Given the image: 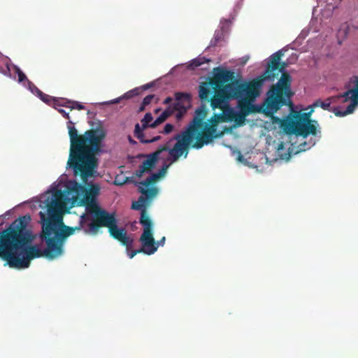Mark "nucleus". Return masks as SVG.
Segmentation results:
<instances>
[{
	"label": "nucleus",
	"mask_w": 358,
	"mask_h": 358,
	"mask_svg": "<svg viewBox=\"0 0 358 358\" xmlns=\"http://www.w3.org/2000/svg\"><path fill=\"white\" fill-rule=\"evenodd\" d=\"M129 141H130V142H131V143H133V142H134L131 138H129Z\"/></svg>",
	"instance_id": "obj_46"
},
{
	"label": "nucleus",
	"mask_w": 358,
	"mask_h": 358,
	"mask_svg": "<svg viewBox=\"0 0 358 358\" xmlns=\"http://www.w3.org/2000/svg\"><path fill=\"white\" fill-rule=\"evenodd\" d=\"M220 122H223L220 114H214L208 122L204 123L201 131L197 136L195 141L192 144V148L195 149H201L205 145H208L213 141V139L220 137L222 133H218L217 124Z\"/></svg>",
	"instance_id": "obj_10"
},
{
	"label": "nucleus",
	"mask_w": 358,
	"mask_h": 358,
	"mask_svg": "<svg viewBox=\"0 0 358 358\" xmlns=\"http://www.w3.org/2000/svg\"><path fill=\"white\" fill-rule=\"evenodd\" d=\"M65 207L63 194L61 191H55L49 200L47 199V213L40 212L41 223L45 234L55 241V247L59 248V253H63V245L64 240L74 234L76 231L81 230L87 215L83 214L80 217L79 225L72 227L64 225L62 221V211Z\"/></svg>",
	"instance_id": "obj_4"
},
{
	"label": "nucleus",
	"mask_w": 358,
	"mask_h": 358,
	"mask_svg": "<svg viewBox=\"0 0 358 358\" xmlns=\"http://www.w3.org/2000/svg\"><path fill=\"white\" fill-rule=\"evenodd\" d=\"M249 59H250L249 55H245L241 58L235 59L233 62L234 67H241V66H245L246 64V63L248 62V61L249 60Z\"/></svg>",
	"instance_id": "obj_24"
},
{
	"label": "nucleus",
	"mask_w": 358,
	"mask_h": 358,
	"mask_svg": "<svg viewBox=\"0 0 358 358\" xmlns=\"http://www.w3.org/2000/svg\"><path fill=\"white\" fill-rule=\"evenodd\" d=\"M4 64L6 67H17V66L12 64L10 59L8 57H5L3 59Z\"/></svg>",
	"instance_id": "obj_36"
},
{
	"label": "nucleus",
	"mask_w": 358,
	"mask_h": 358,
	"mask_svg": "<svg viewBox=\"0 0 358 358\" xmlns=\"http://www.w3.org/2000/svg\"><path fill=\"white\" fill-rule=\"evenodd\" d=\"M152 119V114L150 113H147L141 120L142 126H140L138 123L135 125L134 136L143 143H153L157 141L161 138L160 136H157L151 139L145 138L143 131L147 128L150 127Z\"/></svg>",
	"instance_id": "obj_17"
},
{
	"label": "nucleus",
	"mask_w": 358,
	"mask_h": 358,
	"mask_svg": "<svg viewBox=\"0 0 358 358\" xmlns=\"http://www.w3.org/2000/svg\"><path fill=\"white\" fill-rule=\"evenodd\" d=\"M172 101V98L169 96V97H166L164 101V104H169Z\"/></svg>",
	"instance_id": "obj_40"
},
{
	"label": "nucleus",
	"mask_w": 358,
	"mask_h": 358,
	"mask_svg": "<svg viewBox=\"0 0 358 358\" xmlns=\"http://www.w3.org/2000/svg\"><path fill=\"white\" fill-rule=\"evenodd\" d=\"M171 164V163L169 164H164L159 172L152 173L150 176L148 177L145 180L141 182L133 181L134 184L135 185H141L146 187H148L150 185H153L166 175L167 169H169ZM128 181H130L129 180V178H127L126 180H124L122 182H120L117 180V178H115V184L117 185H122ZM131 181L132 182V180Z\"/></svg>",
	"instance_id": "obj_19"
},
{
	"label": "nucleus",
	"mask_w": 358,
	"mask_h": 358,
	"mask_svg": "<svg viewBox=\"0 0 358 358\" xmlns=\"http://www.w3.org/2000/svg\"><path fill=\"white\" fill-rule=\"evenodd\" d=\"M210 61V60L209 59H207L206 57L200 55L198 57L192 59L189 62H188L185 67H199L201 65L205 63H208Z\"/></svg>",
	"instance_id": "obj_22"
},
{
	"label": "nucleus",
	"mask_w": 358,
	"mask_h": 358,
	"mask_svg": "<svg viewBox=\"0 0 358 358\" xmlns=\"http://www.w3.org/2000/svg\"><path fill=\"white\" fill-rule=\"evenodd\" d=\"M153 98H154V95H152V94H150V95L146 96L143 99V105H144V106H148V105H149V104L151 103V101H152V100L153 99Z\"/></svg>",
	"instance_id": "obj_33"
},
{
	"label": "nucleus",
	"mask_w": 358,
	"mask_h": 358,
	"mask_svg": "<svg viewBox=\"0 0 358 358\" xmlns=\"http://www.w3.org/2000/svg\"><path fill=\"white\" fill-rule=\"evenodd\" d=\"M345 87L348 90L343 94L329 97L324 101L318 99L311 107L333 111L337 117L352 113L358 107V76L350 77Z\"/></svg>",
	"instance_id": "obj_5"
},
{
	"label": "nucleus",
	"mask_w": 358,
	"mask_h": 358,
	"mask_svg": "<svg viewBox=\"0 0 358 358\" xmlns=\"http://www.w3.org/2000/svg\"><path fill=\"white\" fill-rule=\"evenodd\" d=\"M67 128L71 142L67 165L73 169L75 176L79 175L83 182H86L98 167L96 155L101 150L106 133L102 127H98L78 134L71 120L67 122Z\"/></svg>",
	"instance_id": "obj_3"
},
{
	"label": "nucleus",
	"mask_w": 358,
	"mask_h": 358,
	"mask_svg": "<svg viewBox=\"0 0 358 358\" xmlns=\"http://www.w3.org/2000/svg\"><path fill=\"white\" fill-rule=\"evenodd\" d=\"M3 69V71L2 73H4V74H7V72H9L10 71V68H8V69Z\"/></svg>",
	"instance_id": "obj_41"
},
{
	"label": "nucleus",
	"mask_w": 358,
	"mask_h": 358,
	"mask_svg": "<svg viewBox=\"0 0 358 358\" xmlns=\"http://www.w3.org/2000/svg\"><path fill=\"white\" fill-rule=\"evenodd\" d=\"M315 141H313V142L311 141L309 143H307L305 141V142L301 143L299 145V148L300 151H305V150L310 148L313 145H315Z\"/></svg>",
	"instance_id": "obj_27"
},
{
	"label": "nucleus",
	"mask_w": 358,
	"mask_h": 358,
	"mask_svg": "<svg viewBox=\"0 0 358 358\" xmlns=\"http://www.w3.org/2000/svg\"><path fill=\"white\" fill-rule=\"evenodd\" d=\"M163 122H164L163 118L159 116L153 122L150 124V127L155 128L157 126L162 124Z\"/></svg>",
	"instance_id": "obj_32"
},
{
	"label": "nucleus",
	"mask_w": 358,
	"mask_h": 358,
	"mask_svg": "<svg viewBox=\"0 0 358 358\" xmlns=\"http://www.w3.org/2000/svg\"><path fill=\"white\" fill-rule=\"evenodd\" d=\"M278 90H269L267 97L262 106L261 113L267 117H272L282 106L286 105V100L284 95L280 94Z\"/></svg>",
	"instance_id": "obj_15"
},
{
	"label": "nucleus",
	"mask_w": 358,
	"mask_h": 358,
	"mask_svg": "<svg viewBox=\"0 0 358 358\" xmlns=\"http://www.w3.org/2000/svg\"><path fill=\"white\" fill-rule=\"evenodd\" d=\"M183 64H176V66H174L173 67L175 68H177V67H182Z\"/></svg>",
	"instance_id": "obj_44"
},
{
	"label": "nucleus",
	"mask_w": 358,
	"mask_h": 358,
	"mask_svg": "<svg viewBox=\"0 0 358 358\" xmlns=\"http://www.w3.org/2000/svg\"><path fill=\"white\" fill-rule=\"evenodd\" d=\"M221 28L215 30L213 37L210 40L208 49L217 46L221 47L226 44L225 33L229 30L230 22L228 20H223L221 21Z\"/></svg>",
	"instance_id": "obj_20"
},
{
	"label": "nucleus",
	"mask_w": 358,
	"mask_h": 358,
	"mask_svg": "<svg viewBox=\"0 0 358 358\" xmlns=\"http://www.w3.org/2000/svg\"><path fill=\"white\" fill-rule=\"evenodd\" d=\"M175 96L176 102L173 106H169L159 115L164 121L175 112H176V117L178 120L182 118L190 106V96L189 94L177 92Z\"/></svg>",
	"instance_id": "obj_14"
},
{
	"label": "nucleus",
	"mask_w": 358,
	"mask_h": 358,
	"mask_svg": "<svg viewBox=\"0 0 358 358\" xmlns=\"http://www.w3.org/2000/svg\"><path fill=\"white\" fill-rule=\"evenodd\" d=\"M207 114V110L205 106H201L195 111V115L192 122L185 131L176 134L170 141L176 140V143L170 150V156L172 162H176L181 156L187 158L189 152V148H192V144L195 141L199 132L205 123L203 121Z\"/></svg>",
	"instance_id": "obj_6"
},
{
	"label": "nucleus",
	"mask_w": 358,
	"mask_h": 358,
	"mask_svg": "<svg viewBox=\"0 0 358 358\" xmlns=\"http://www.w3.org/2000/svg\"><path fill=\"white\" fill-rule=\"evenodd\" d=\"M173 129V125L171 124H166L164 126L163 131H162L164 134H169L172 130Z\"/></svg>",
	"instance_id": "obj_34"
},
{
	"label": "nucleus",
	"mask_w": 358,
	"mask_h": 358,
	"mask_svg": "<svg viewBox=\"0 0 358 358\" xmlns=\"http://www.w3.org/2000/svg\"><path fill=\"white\" fill-rule=\"evenodd\" d=\"M71 100L62 98H53L52 105L55 108L57 109L59 107L69 108Z\"/></svg>",
	"instance_id": "obj_23"
},
{
	"label": "nucleus",
	"mask_w": 358,
	"mask_h": 358,
	"mask_svg": "<svg viewBox=\"0 0 358 358\" xmlns=\"http://www.w3.org/2000/svg\"><path fill=\"white\" fill-rule=\"evenodd\" d=\"M31 220L29 214L20 216L0 231V258L10 268H26L34 258L45 257L54 259L61 255L59 248L55 247V241L45 234L43 229L41 238L45 241L46 248L41 250L37 245H31L34 236L29 226Z\"/></svg>",
	"instance_id": "obj_2"
},
{
	"label": "nucleus",
	"mask_w": 358,
	"mask_h": 358,
	"mask_svg": "<svg viewBox=\"0 0 358 358\" xmlns=\"http://www.w3.org/2000/svg\"><path fill=\"white\" fill-rule=\"evenodd\" d=\"M141 224L143 227V231L140 237V241L142 244V248L138 250H131V248H127V255L130 259H132L138 253H145L148 255L154 254L157 251V247L155 245V238L152 235V229L150 222L142 217Z\"/></svg>",
	"instance_id": "obj_12"
},
{
	"label": "nucleus",
	"mask_w": 358,
	"mask_h": 358,
	"mask_svg": "<svg viewBox=\"0 0 358 358\" xmlns=\"http://www.w3.org/2000/svg\"><path fill=\"white\" fill-rule=\"evenodd\" d=\"M34 91L36 94L38 96V91H41L39 89H38L36 86H34Z\"/></svg>",
	"instance_id": "obj_43"
},
{
	"label": "nucleus",
	"mask_w": 358,
	"mask_h": 358,
	"mask_svg": "<svg viewBox=\"0 0 358 358\" xmlns=\"http://www.w3.org/2000/svg\"><path fill=\"white\" fill-rule=\"evenodd\" d=\"M84 106L77 101H71V104L69 106V108H71V110H73V109H78V110H83L84 109Z\"/></svg>",
	"instance_id": "obj_28"
},
{
	"label": "nucleus",
	"mask_w": 358,
	"mask_h": 358,
	"mask_svg": "<svg viewBox=\"0 0 358 358\" xmlns=\"http://www.w3.org/2000/svg\"><path fill=\"white\" fill-rule=\"evenodd\" d=\"M38 97L43 102L46 103H48V104H50L51 103H52L53 97H52L51 96H50L48 94L43 93L41 91H38Z\"/></svg>",
	"instance_id": "obj_25"
},
{
	"label": "nucleus",
	"mask_w": 358,
	"mask_h": 358,
	"mask_svg": "<svg viewBox=\"0 0 358 358\" xmlns=\"http://www.w3.org/2000/svg\"><path fill=\"white\" fill-rule=\"evenodd\" d=\"M138 191L142 194V195L138 198L137 201H134L132 203L131 208L136 210H141V217L139 220V222L142 220V217L147 219L150 223V227H152V222L150 220L146 209V206L149 203V202L155 197L158 193V189L155 187H151L149 188L146 186L137 185Z\"/></svg>",
	"instance_id": "obj_13"
},
{
	"label": "nucleus",
	"mask_w": 358,
	"mask_h": 358,
	"mask_svg": "<svg viewBox=\"0 0 358 358\" xmlns=\"http://www.w3.org/2000/svg\"><path fill=\"white\" fill-rule=\"evenodd\" d=\"M66 188L69 194H73L76 197L83 196L80 199V203L85 206L87 213L94 216L93 219H98V217L107 213L96 201V198L100 191L99 185L92 184L87 188L76 181H71L69 182Z\"/></svg>",
	"instance_id": "obj_8"
},
{
	"label": "nucleus",
	"mask_w": 358,
	"mask_h": 358,
	"mask_svg": "<svg viewBox=\"0 0 358 358\" xmlns=\"http://www.w3.org/2000/svg\"><path fill=\"white\" fill-rule=\"evenodd\" d=\"M13 70L14 73L17 74L18 81L20 83L27 80L26 75L20 70V69H13Z\"/></svg>",
	"instance_id": "obj_26"
},
{
	"label": "nucleus",
	"mask_w": 358,
	"mask_h": 358,
	"mask_svg": "<svg viewBox=\"0 0 358 358\" xmlns=\"http://www.w3.org/2000/svg\"><path fill=\"white\" fill-rule=\"evenodd\" d=\"M285 69H266V71L262 76L267 73V71L268 72V73H269V77L264 80L266 81V80H270L273 76V72L277 71L281 72L282 76L278 83L275 86H273L271 90H274L275 89H277L280 94L285 95L289 99L293 95V92H292L290 90L291 77L288 73L284 72Z\"/></svg>",
	"instance_id": "obj_16"
},
{
	"label": "nucleus",
	"mask_w": 358,
	"mask_h": 358,
	"mask_svg": "<svg viewBox=\"0 0 358 358\" xmlns=\"http://www.w3.org/2000/svg\"><path fill=\"white\" fill-rule=\"evenodd\" d=\"M57 110L59 111V113L62 114V115L66 118V119H69V113L66 112L65 110L62 109V108H57Z\"/></svg>",
	"instance_id": "obj_37"
},
{
	"label": "nucleus",
	"mask_w": 358,
	"mask_h": 358,
	"mask_svg": "<svg viewBox=\"0 0 358 358\" xmlns=\"http://www.w3.org/2000/svg\"><path fill=\"white\" fill-rule=\"evenodd\" d=\"M159 110V109H157V110H155V112H156V113H157Z\"/></svg>",
	"instance_id": "obj_45"
},
{
	"label": "nucleus",
	"mask_w": 358,
	"mask_h": 358,
	"mask_svg": "<svg viewBox=\"0 0 358 358\" xmlns=\"http://www.w3.org/2000/svg\"><path fill=\"white\" fill-rule=\"evenodd\" d=\"M137 94V90H130L126 92L123 96V99H129Z\"/></svg>",
	"instance_id": "obj_29"
},
{
	"label": "nucleus",
	"mask_w": 358,
	"mask_h": 358,
	"mask_svg": "<svg viewBox=\"0 0 358 358\" xmlns=\"http://www.w3.org/2000/svg\"><path fill=\"white\" fill-rule=\"evenodd\" d=\"M213 69L217 73L199 86V95L203 102H210L211 107H220L227 98H235L239 111H236L233 121L239 126L245 122L248 115L261 113L262 107L254 103L260 95L264 80L269 77V73L243 82L236 79L234 73L231 71Z\"/></svg>",
	"instance_id": "obj_1"
},
{
	"label": "nucleus",
	"mask_w": 358,
	"mask_h": 358,
	"mask_svg": "<svg viewBox=\"0 0 358 358\" xmlns=\"http://www.w3.org/2000/svg\"><path fill=\"white\" fill-rule=\"evenodd\" d=\"M163 122H164L163 118L159 116L153 122L150 124V127L155 128L157 126L162 124Z\"/></svg>",
	"instance_id": "obj_31"
},
{
	"label": "nucleus",
	"mask_w": 358,
	"mask_h": 358,
	"mask_svg": "<svg viewBox=\"0 0 358 358\" xmlns=\"http://www.w3.org/2000/svg\"><path fill=\"white\" fill-rule=\"evenodd\" d=\"M307 113H301L293 110L290 115L281 122V127L286 134H295L303 138L309 135L316 136L320 130L317 129L318 123L312 120L310 116L314 108Z\"/></svg>",
	"instance_id": "obj_7"
},
{
	"label": "nucleus",
	"mask_w": 358,
	"mask_h": 358,
	"mask_svg": "<svg viewBox=\"0 0 358 358\" xmlns=\"http://www.w3.org/2000/svg\"><path fill=\"white\" fill-rule=\"evenodd\" d=\"M145 106H144V105H143V103L142 102V103H141V106H140V108H139V111H143V110H145Z\"/></svg>",
	"instance_id": "obj_42"
},
{
	"label": "nucleus",
	"mask_w": 358,
	"mask_h": 358,
	"mask_svg": "<svg viewBox=\"0 0 358 358\" xmlns=\"http://www.w3.org/2000/svg\"><path fill=\"white\" fill-rule=\"evenodd\" d=\"M298 59L297 50L286 45L266 59L262 67H288L295 64Z\"/></svg>",
	"instance_id": "obj_11"
},
{
	"label": "nucleus",
	"mask_w": 358,
	"mask_h": 358,
	"mask_svg": "<svg viewBox=\"0 0 358 358\" xmlns=\"http://www.w3.org/2000/svg\"><path fill=\"white\" fill-rule=\"evenodd\" d=\"M172 148H169V143H167L166 145H162L158 148V149L155 151L154 152H152L146 156V159H145L142 164H141V166L146 171H150L152 169H153L157 162V161L159 159L160 155L164 152L168 151L169 155V160L171 161V164H172L171 157L170 156V150Z\"/></svg>",
	"instance_id": "obj_18"
},
{
	"label": "nucleus",
	"mask_w": 358,
	"mask_h": 358,
	"mask_svg": "<svg viewBox=\"0 0 358 358\" xmlns=\"http://www.w3.org/2000/svg\"><path fill=\"white\" fill-rule=\"evenodd\" d=\"M145 172H146V171L144 170V169H143L140 165L138 169L136 170L134 173V175L138 178H141Z\"/></svg>",
	"instance_id": "obj_35"
},
{
	"label": "nucleus",
	"mask_w": 358,
	"mask_h": 358,
	"mask_svg": "<svg viewBox=\"0 0 358 358\" xmlns=\"http://www.w3.org/2000/svg\"><path fill=\"white\" fill-rule=\"evenodd\" d=\"M163 122H164L163 118L159 116L153 122L150 124V127L155 128L157 126L162 124Z\"/></svg>",
	"instance_id": "obj_30"
},
{
	"label": "nucleus",
	"mask_w": 358,
	"mask_h": 358,
	"mask_svg": "<svg viewBox=\"0 0 358 358\" xmlns=\"http://www.w3.org/2000/svg\"><path fill=\"white\" fill-rule=\"evenodd\" d=\"M231 99H236L227 98L226 100L224 101V103L221 104L220 107H212L213 109L220 108L222 110V113H220V115L222 117V122H232L233 119H234L236 110L231 108L228 103L229 101Z\"/></svg>",
	"instance_id": "obj_21"
},
{
	"label": "nucleus",
	"mask_w": 358,
	"mask_h": 358,
	"mask_svg": "<svg viewBox=\"0 0 358 358\" xmlns=\"http://www.w3.org/2000/svg\"><path fill=\"white\" fill-rule=\"evenodd\" d=\"M123 99V97L122 96H120L119 98H117V99H115L112 101H110V103H118L120 102V101Z\"/></svg>",
	"instance_id": "obj_39"
},
{
	"label": "nucleus",
	"mask_w": 358,
	"mask_h": 358,
	"mask_svg": "<svg viewBox=\"0 0 358 358\" xmlns=\"http://www.w3.org/2000/svg\"><path fill=\"white\" fill-rule=\"evenodd\" d=\"M101 227H107L110 235L126 248H131L134 240L129 238L124 228L117 227V220L115 213H106L98 219H92L89 224V230L85 229V232L89 231L96 234Z\"/></svg>",
	"instance_id": "obj_9"
},
{
	"label": "nucleus",
	"mask_w": 358,
	"mask_h": 358,
	"mask_svg": "<svg viewBox=\"0 0 358 358\" xmlns=\"http://www.w3.org/2000/svg\"><path fill=\"white\" fill-rule=\"evenodd\" d=\"M165 237H162L159 241H157V243L155 241V245L157 247V249L158 248V247L159 245H164V243H165Z\"/></svg>",
	"instance_id": "obj_38"
}]
</instances>
